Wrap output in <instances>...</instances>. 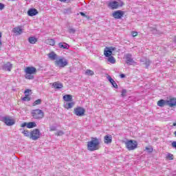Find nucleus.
I'll list each match as a JSON object with an SVG mask.
<instances>
[{
  "label": "nucleus",
  "mask_w": 176,
  "mask_h": 176,
  "mask_svg": "<svg viewBox=\"0 0 176 176\" xmlns=\"http://www.w3.org/2000/svg\"><path fill=\"white\" fill-rule=\"evenodd\" d=\"M87 149L89 152H94L100 149V139L97 138H91V140L87 143Z\"/></svg>",
  "instance_id": "obj_1"
},
{
  "label": "nucleus",
  "mask_w": 176,
  "mask_h": 176,
  "mask_svg": "<svg viewBox=\"0 0 176 176\" xmlns=\"http://www.w3.org/2000/svg\"><path fill=\"white\" fill-rule=\"evenodd\" d=\"M63 107L65 109H71L73 107H75V102L74 101V98L72 95L66 94L63 96Z\"/></svg>",
  "instance_id": "obj_2"
},
{
  "label": "nucleus",
  "mask_w": 176,
  "mask_h": 176,
  "mask_svg": "<svg viewBox=\"0 0 176 176\" xmlns=\"http://www.w3.org/2000/svg\"><path fill=\"white\" fill-rule=\"evenodd\" d=\"M25 78L29 80L34 79V75L36 74V68L34 67H27L25 69Z\"/></svg>",
  "instance_id": "obj_3"
},
{
  "label": "nucleus",
  "mask_w": 176,
  "mask_h": 176,
  "mask_svg": "<svg viewBox=\"0 0 176 176\" xmlns=\"http://www.w3.org/2000/svg\"><path fill=\"white\" fill-rule=\"evenodd\" d=\"M31 115L34 119L39 120L45 118V112L41 109H34L31 112Z\"/></svg>",
  "instance_id": "obj_4"
},
{
  "label": "nucleus",
  "mask_w": 176,
  "mask_h": 176,
  "mask_svg": "<svg viewBox=\"0 0 176 176\" xmlns=\"http://www.w3.org/2000/svg\"><path fill=\"white\" fill-rule=\"evenodd\" d=\"M125 146L128 151H134L138 148V142L135 140H129L125 142Z\"/></svg>",
  "instance_id": "obj_5"
},
{
  "label": "nucleus",
  "mask_w": 176,
  "mask_h": 176,
  "mask_svg": "<svg viewBox=\"0 0 176 176\" xmlns=\"http://www.w3.org/2000/svg\"><path fill=\"white\" fill-rule=\"evenodd\" d=\"M123 5H124L123 1H120V0H119L118 1L109 2L107 6L108 8H110V9H112L113 10L115 9H118V8L123 6Z\"/></svg>",
  "instance_id": "obj_6"
},
{
  "label": "nucleus",
  "mask_w": 176,
  "mask_h": 176,
  "mask_svg": "<svg viewBox=\"0 0 176 176\" xmlns=\"http://www.w3.org/2000/svg\"><path fill=\"white\" fill-rule=\"evenodd\" d=\"M54 64L56 67L64 68V67H67V65H68V60L64 58H60L55 60Z\"/></svg>",
  "instance_id": "obj_7"
},
{
  "label": "nucleus",
  "mask_w": 176,
  "mask_h": 176,
  "mask_svg": "<svg viewBox=\"0 0 176 176\" xmlns=\"http://www.w3.org/2000/svg\"><path fill=\"white\" fill-rule=\"evenodd\" d=\"M41 135H42V133H41V131L38 129H33L30 132V139L33 140V141H36V140H39L41 138Z\"/></svg>",
  "instance_id": "obj_8"
},
{
  "label": "nucleus",
  "mask_w": 176,
  "mask_h": 176,
  "mask_svg": "<svg viewBox=\"0 0 176 176\" xmlns=\"http://www.w3.org/2000/svg\"><path fill=\"white\" fill-rule=\"evenodd\" d=\"M86 110L82 107H77L74 109V113L76 116H85Z\"/></svg>",
  "instance_id": "obj_9"
},
{
  "label": "nucleus",
  "mask_w": 176,
  "mask_h": 176,
  "mask_svg": "<svg viewBox=\"0 0 176 176\" xmlns=\"http://www.w3.org/2000/svg\"><path fill=\"white\" fill-rule=\"evenodd\" d=\"M2 122L6 124V126H13L16 123L14 119L12 118V117L6 116L3 118Z\"/></svg>",
  "instance_id": "obj_10"
},
{
  "label": "nucleus",
  "mask_w": 176,
  "mask_h": 176,
  "mask_svg": "<svg viewBox=\"0 0 176 176\" xmlns=\"http://www.w3.org/2000/svg\"><path fill=\"white\" fill-rule=\"evenodd\" d=\"M116 50V47H106L104 50V55L105 57H110L112 56V52Z\"/></svg>",
  "instance_id": "obj_11"
},
{
  "label": "nucleus",
  "mask_w": 176,
  "mask_h": 176,
  "mask_svg": "<svg viewBox=\"0 0 176 176\" xmlns=\"http://www.w3.org/2000/svg\"><path fill=\"white\" fill-rule=\"evenodd\" d=\"M112 16L113 19H116V20H119L122 19L123 16H124V11H122V10L115 11L114 12H113Z\"/></svg>",
  "instance_id": "obj_12"
},
{
  "label": "nucleus",
  "mask_w": 176,
  "mask_h": 176,
  "mask_svg": "<svg viewBox=\"0 0 176 176\" xmlns=\"http://www.w3.org/2000/svg\"><path fill=\"white\" fill-rule=\"evenodd\" d=\"M30 93L32 94V91L31 89H25L24 91L25 96L22 98V101H31V98H30Z\"/></svg>",
  "instance_id": "obj_13"
},
{
  "label": "nucleus",
  "mask_w": 176,
  "mask_h": 176,
  "mask_svg": "<svg viewBox=\"0 0 176 176\" xmlns=\"http://www.w3.org/2000/svg\"><path fill=\"white\" fill-rule=\"evenodd\" d=\"M166 105L170 107V108H174V107H176V98H170L166 100Z\"/></svg>",
  "instance_id": "obj_14"
},
{
  "label": "nucleus",
  "mask_w": 176,
  "mask_h": 176,
  "mask_svg": "<svg viewBox=\"0 0 176 176\" xmlns=\"http://www.w3.org/2000/svg\"><path fill=\"white\" fill-rule=\"evenodd\" d=\"M103 141L106 145H109L110 144H112V135L107 134L104 135L103 138Z\"/></svg>",
  "instance_id": "obj_15"
},
{
  "label": "nucleus",
  "mask_w": 176,
  "mask_h": 176,
  "mask_svg": "<svg viewBox=\"0 0 176 176\" xmlns=\"http://www.w3.org/2000/svg\"><path fill=\"white\" fill-rule=\"evenodd\" d=\"M13 67V65L8 62L6 64H4L2 67L3 71H8L9 72H10L12 71V67Z\"/></svg>",
  "instance_id": "obj_16"
},
{
  "label": "nucleus",
  "mask_w": 176,
  "mask_h": 176,
  "mask_svg": "<svg viewBox=\"0 0 176 176\" xmlns=\"http://www.w3.org/2000/svg\"><path fill=\"white\" fill-rule=\"evenodd\" d=\"M38 13V10L35 8H30L28 11V16H30V17H33V16H36Z\"/></svg>",
  "instance_id": "obj_17"
},
{
  "label": "nucleus",
  "mask_w": 176,
  "mask_h": 176,
  "mask_svg": "<svg viewBox=\"0 0 176 176\" xmlns=\"http://www.w3.org/2000/svg\"><path fill=\"white\" fill-rule=\"evenodd\" d=\"M12 32L16 35H21L23 34V28L21 26H17L13 28Z\"/></svg>",
  "instance_id": "obj_18"
},
{
  "label": "nucleus",
  "mask_w": 176,
  "mask_h": 176,
  "mask_svg": "<svg viewBox=\"0 0 176 176\" xmlns=\"http://www.w3.org/2000/svg\"><path fill=\"white\" fill-rule=\"evenodd\" d=\"M47 56L49 57L50 60H52V61L57 60V54H56V52H51L49 53Z\"/></svg>",
  "instance_id": "obj_19"
},
{
  "label": "nucleus",
  "mask_w": 176,
  "mask_h": 176,
  "mask_svg": "<svg viewBox=\"0 0 176 176\" xmlns=\"http://www.w3.org/2000/svg\"><path fill=\"white\" fill-rule=\"evenodd\" d=\"M126 63L129 64V65H131V64H133V63H134V60H133V58H131V54H127L126 55Z\"/></svg>",
  "instance_id": "obj_20"
},
{
  "label": "nucleus",
  "mask_w": 176,
  "mask_h": 176,
  "mask_svg": "<svg viewBox=\"0 0 176 176\" xmlns=\"http://www.w3.org/2000/svg\"><path fill=\"white\" fill-rule=\"evenodd\" d=\"M53 87H54L55 89H63L64 87V85H63V83L60 82H55L52 84Z\"/></svg>",
  "instance_id": "obj_21"
},
{
  "label": "nucleus",
  "mask_w": 176,
  "mask_h": 176,
  "mask_svg": "<svg viewBox=\"0 0 176 176\" xmlns=\"http://www.w3.org/2000/svg\"><path fill=\"white\" fill-rule=\"evenodd\" d=\"M157 105L158 107H160L161 108H163L165 105H167V100H164L163 99H161L157 101Z\"/></svg>",
  "instance_id": "obj_22"
},
{
  "label": "nucleus",
  "mask_w": 176,
  "mask_h": 176,
  "mask_svg": "<svg viewBox=\"0 0 176 176\" xmlns=\"http://www.w3.org/2000/svg\"><path fill=\"white\" fill-rule=\"evenodd\" d=\"M107 78H108L109 81L110 82V83L112 85V86L113 87H115V89H118V84H116V82H115L113 80L112 77H111V76H108Z\"/></svg>",
  "instance_id": "obj_23"
},
{
  "label": "nucleus",
  "mask_w": 176,
  "mask_h": 176,
  "mask_svg": "<svg viewBox=\"0 0 176 176\" xmlns=\"http://www.w3.org/2000/svg\"><path fill=\"white\" fill-rule=\"evenodd\" d=\"M20 131H21L25 137H29L30 138L31 132H30V131L27 129H20Z\"/></svg>",
  "instance_id": "obj_24"
},
{
  "label": "nucleus",
  "mask_w": 176,
  "mask_h": 176,
  "mask_svg": "<svg viewBox=\"0 0 176 176\" xmlns=\"http://www.w3.org/2000/svg\"><path fill=\"white\" fill-rule=\"evenodd\" d=\"M28 41L32 45H35V43H36L38 42V38H36L35 37H29Z\"/></svg>",
  "instance_id": "obj_25"
},
{
  "label": "nucleus",
  "mask_w": 176,
  "mask_h": 176,
  "mask_svg": "<svg viewBox=\"0 0 176 176\" xmlns=\"http://www.w3.org/2000/svg\"><path fill=\"white\" fill-rule=\"evenodd\" d=\"M34 127H36V123L35 122H28V124H27L28 129H34Z\"/></svg>",
  "instance_id": "obj_26"
},
{
  "label": "nucleus",
  "mask_w": 176,
  "mask_h": 176,
  "mask_svg": "<svg viewBox=\"0 0 176 176\" xmlns=\"http://www.w3.org/2000/svg\"><path fill=\"white\" fill-rule=\"evenodd\" d=\"M47 45H50V46H54L56 45V41L53 38L47 39Z\"/></svg>",
  "instance_id": "obj_27"
},
{
  "label": "nucleus",
  "mask_w": 176,
  "mask_h": 176,
  "mask_svg": "<svg viewBox=\"0 0 176 176\" xmlns=\"http://www.w3.org/2000/svg\"><path fill=\"white\" fill-rule=\"evenodd\" d=\"M107 61H109V63H111V64H115V63H116V59H115V58L112 56H109Z\"/></svg>",
  "instance_id": "obj_28"
},
{
  "label": "nucleus",
  "mask_w": 176,
  "mask_h": 176,
  "mask_svg": "<svg viewBox=\"0 0 176 176\" xmlns=\"http://www.w3.org/2000/svg\"><path fill=\"white\" fill-rule=\"evenodd\" d=\"M42 104V100L41 99H38L33 103V107H36V105H41Z\"/></svg>",
  "instance_id": "obj_29"
},
{
  "label": "nucleus",
  "mask_w": 176,
  "mask_h": 176,
  "mask_svg": "<svg viewBox=\"0 0 176 176\" xmlns=\"http://www.w3.org/2000/svg\"><path fill=\"white\" fill-rule=\"evenodd\" d=\"M85 74L86 75H89V76H93V75H94V72L90 69H87Z\"/></svg>",
  "instance_id": "obj_30"
},
{
  "label": "nucleus",
  "mask_w": 176,
  "mask_h": 176,
  "mask_svg": "<svg viewBox=\"0 0 176 176\" xmlns=\"http://www.w3.org/2000/svg\"><path fill=\"white\" fill-rule=\"evenodd\" d=\"M146 151L148 152V153H152L153 152V148L152 146H146Z\"/></svg>",
  "instance_id": "obj_31"
},
{
  "label": "nucleus",
  "mask_w": 176,
  "mask_h": 176,
  "mask_svg": "<svg viewBox=\"0 0 176 176\" xmlns=\"http://www.w3.org/2000/svg\"><path fill=\"white\" fill-rule=\"evenodd\" d=\"M167 159L169 160H173L174 159V155L171 153H168L166 156Z\"/></svg>",
  "instance_id": "obj_32"
},
{
  "label": "nucleus",
  "mask_w": 176,
  "mask_h": 176,
  "mask_svg": "<svg viewBox=\"0 0 176 176\" xmlns=\"http://www.w3.org/2000/svg\"><path fill=\"white\" fill-rule=\"evenodd\" d=\"M126 94H127V90L122 89L121 92L122 97H126Z\"/></svg>",
  "instance_id": "obj_33"
},
{
  "label": "nucleus",
  "mask_w": 176,
  "mask_h": 176,
  "mask_svg": "<svg viewBox=\"0 0 176 176\" xmlns=\"http://www.w3.org/2000/svg\"><path fill=\"white\" fill-rule=\"evenodd\" d=\"M58 46L60 49H67V45H63V43H59Z\"/></svg>",
  "instance_id": "obj_34"
},
{
  "label": "nucleus",
  "mask_w": 176,
  "mask_h": 176,
  "mask_svg": "<svg viewBox=\"0 0 176 176\" xmlns=\"http://www.w3.org/2000/svg\"><path fill=\"white\" fill-rule=\"evenodd\" d=\"M131 34L132 36H133V37L138 36V32H135V31H132V32H131Z\"/></svg>",
  "instance_id": "obj_35"
},
{
  "label": "nucleus",
  "mask_w": 176,
  "mask_h": 176,
  "mask_svg": "<svg viewBox=\"0 0 176 176\" xmlns=\"http://www.w3.org/2000/svg\"><path fill=\"white\" fill-rule=\"evenodd\" d=\"M5 9V5L2 3H0V10H3Z\"/></svg>",
  "instance_id": "obj_36"
},
{
  "label": "nucleus",
  "mask_w": 176,
  "mask_h": 176,
  "mask_svg": "<svg viewBox=\"0 0 176 176\" xmlns=\"http://www.w3.org/2000/svg\"><path fill=\"white\" fill-rule=\"evenodd\" d=\"M69 34H75V29L74 28L69 29Z\"/></svg>",
  "instance_id": "obj_37"
},
{
  "label": "nucleus",
  "mask_w": 176,
  "mask_h": 176,
  "mask_svg": "<svg viewBox=\"0 0 176 176\" xmlns=\"http://www.w3.org/2000/svg\"><path fill=\"white\" fill-rule=\"evenodd\" d=\"M64 134V132L59 131L58 132H56V135H63Z\"/></svg>",
  "instance_id": "obj_38"
},
{
  "label": "nucleus",
  "mask_w": 176,
  "mask_h": 176,
  "mask_svg": "<svg viewBox=\"0 0 176 176\" xmlns=\"http://www.w3.org/2000/svg\"><path fill=\"white\" fill-rule=\"evenodd\" d=\"M145 65H146V67H148V65H151V60H146Z\"/></svg>",
  "instance_id": "obj_39"
},
{
  "label": "nucleus",
  "mask_w": 176,
  "mask_h": 176,
  "mask_svg": "<svg viewBox=\"0 0 176 176\" xmlns=\"http://www.w3.org/2000/svg\"><path fill=\"white\" fill-rule=\"evenodd\" d=\"M27 124H28V123H27V122H23V123H22V124H21V127H25V126H26V127H27Z\"/></svg>",
  "instance_id": "obj_40"
},
{
  "label": "nucleus",
  "mask_w": 176,
  "mask_h": 176,
  "mask_svg": "<svg viewBox=\"0 0 176 176\" xmlns=\"http://www.w3.org/2000/svg\"><path fill=\"white\" fill-rule=\"evenodd\" d=\"M1 38H2V33L0 32V49H1V46H2V41H1Z\"/></svg>",
  "instance_id": "obj_41"
},
{
  "label": "nucleus",
  "mask_w": 176,
  "mask_h": 176,
  "mask_svg": "<svg viewBox=\"0 0 176 176\" xmlns=\"http://www.w3.org/2000/svg\"><path fill=\"white\" fill-rule=\"evenodd\" d=\"M50 131H56V127L52 126L50 128Z\"/></svg>",
  "instance_id": "obj_42"
},
{
  "label": "nucleus",
  "mask_w": 176,
  "mask_h": 176,
  "mask_svg": "<svg viewBox=\"0 0 176 176\" xmlns=\"http://www.w3.org/2000/svg\"><path fill=\"white\" fill-rule=\"evenodd\" d=\"M173 148H176V142H173L171 144Z\"/></svg>",
  "instance_id": "obj_43"
},
{
  "label": "nucleus",
  "mask_w": 176,
  "mask_h": 176,
  "mask_svg": "<svg viewBox=\"0 0 176 176\" xmlns=\"http://www.w3.org/2000/svg\"><path fill=\"white\" fill-rule=\"evenodd\" d=\"M58 1H60V2L66 3V2H68L69 0H58Z\"/></svg>",
  "instance_id": "obj_44"
},
{
  "label": "nucleus",
  "mask_w": 176,
  "mask_h": 176,
  "mask_svg": "<svg viewBox=\"0 0 176 176\" xmlns=\"http://www.w3.org/2000/svg\"><path fill=\"white\" fill-rule=\"evenodd\" d=\"M120 76L121 78H126V75L124 74H120Z\"/></svg>",
  "instance_id": "obj_45"
},
{
  "label": "nucleus",
  "mask_w": 176,
  "mask_h": 176,
  "mask_svg": "<svg viewBox=\"0 0 176 176\" xmlns=\"http://www.w3.org/2000/svg\"><path fill=\"white\" fill-rule=\"evenodd\" d=\"M80 14H81V16H86V14L84 12H80Z\"/></svg>",
  "instance_id": "obj_46"
},
{
  "label": "nucleus",
  "mask_w": 176,
  "mask_h": 176,
  "mask_svg": "<svg viewBox=\"0 0 176 176\" xmlns=\"http://www.w3.org/2000/svg\"><path fill=\"white\" fill-rule=\"evenodd\" d=\"M175 137H176V131L174 132Z\"/></svg>",
  "instance_id": "obj_47"
},
{
  "label": "nucleus",
  "mask_w": 176,
  "mask_h": 176,
  "mask_svg": "<svg viewBox=\"0 0 176 176\" xmlns=\"http://www.w3.org/2000/svg\"><path fill=\"white\" fill-rule=\"evenodd\" d=\"M173 126H176V122L173 123Z\"/></svg>",
  "instance_id": "obj_48"
}]
</instances>
